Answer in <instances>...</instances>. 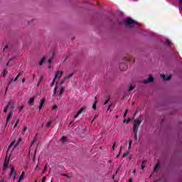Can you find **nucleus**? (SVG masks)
<instances>
[{
  "label": "nucleus",
  "instance_id": "1",
  "mask_svg": "<svg viewBox=\"0 0 182 182\" xmlns=\"http://www.w3.org/2000/svg\"><path fill=\"white\" fill-rule=\"evenodd\" d=\"M62 75H63V71H57L55 76L53 80L52 85H53L55 83V82H58V80H59V79H60V77H62Z\"/></svg>",
  "mask_w": 182,
  "mask_h": 182
},
{
  "label": "nucleus",
  "instance_id": "2",
  "mask_svg": "<svg viewBox=\"0 0 182 182\" xmlns=\"http://www.w3.org/2000/svg\"><path fill=\"white\" fill-rule=\"evenodd\" d=\"M21 141H22V138H18V139L17 141H13L11 144L9 146V149H11V147H12V146H14V147H16L18 146H19V144L21 143Z\"/></svg>",
  "mask_w": 182,
  "mask_h": 182
},
{
  "label": "nucleus",
  "instance_id": "3",
  "mask_svg": "<svg viewBox=\"0 0 182 182\" xmlns=\"http://www.w3.org/2000/svg\"><path fill=\"white\" fill-rule=\"evenodd\" d=\"M10 176L11 177H13L14 180H16V171H15V166H14L13 165H11L10 166Z\"/></svg>",
  "mask_w": 182,
  "mask_h": 182
},
{
  "label": "nucleus",
  "instance_id": "4",
  "mask_svg": "<svg viewBox=\"0 0 182 182\" xmlns=\"http://www.w3.org/2000/svg\"><path fill=\"white\" fill-rule=\"evenodd\" d=\"M140 123H141V120L135 119L134 121V132H136V130H137V128L139 127V126H140Z\"/></svg>",
  "mask_w": 182,
  "mask_h": 182
},
{
  "label": "nucleus",
  "instance_id": "5",
  "mask_svg": "<svg viewBox=\"0 0 182 182\" xmlns=\"http://www.w3.org/2000/svg\"><path fill=\"white\" fill-rule=\"evenodd\" d=\"M126 22L128 23V25H139V23L133 21L132 18H127Z\"/></svg>",
  "mask_w": 182,
  "mask_h": 182
},
{
  "label": "nucleus",
  "instance_id": "6",
  "mask_svg": "<svg viewBox=\"0 0 182 182\" xmlns=\"http://www.w3.org/2000/svg\"><path fill=\"white\" fill-rule=\"evenodd\" d=\"M86 107H82L81 108L77 113L76 115H75L74 119H77V117H79V114H81V113L83 112V110H85Z\"/></svg>",
  "mask_w": 182,
  "mask_h": 182
},
{
  "label": "nucleus",
  "instance_id": "7",
  "mask_svg": "<svg viewBox=\"0 0 182 182\" xmlns=\"http://www.w3.org/2000/svg\"><path fill=\"white\" fill-rule=\"evenodd\" d=\"M23 178H25V171H23L21 174V176L18 178V180L17 182H21L22 181V180H23Z\"/></svg>",
  "mask_w": 182,
  "mask_h": 182
},
{
  "label": "nucleus",
  "instance_id": "8",
  "mask_svg": "<svg viewBox=\"0 0 182 182\" xmlns=\"http://www.w3.org/2000/svg\"><path fill=\"white\" fill-rule=\"evenodd\" d=\"M161 77L163 79V80H169V79H171V75H168L167 77H166V75H161Z\"/></svg>",
  "mask_w": 182,
  "mask_h": 182
},
{
  "label": "nucleus",
  "instance_id": "9",
  "mask_svg": "<svg viewBox=\"0 0 182 182\" xmlns=\"http://www.w3.org/2000/svg\"><path fill=\"white\" fill-rule=\"evenodd\" d=\"M45 101H46L45 98L41 100L40 106L38 107L39 110L42 109V107H43V105H45Z\"/></svg>",
  "mask_w": 182,
  "mask_h": 182
},
{
  "label": "nucleus",
  "instance_id": "10",
  "mask_svg": "<svg viewBox=\"0 0 182 182\" xmlns=\"http://www.w3.org/2000/svg\"><path fill=\"white\" fill-rule=\"evenodd\" d=\"M14 114V112L12 111H11L9 113V115L7 117V122H9V120H11V119L12 118V116Z\"/></svg>",
  "mask_w": 182,
  "mask_h": 182
},
{
  "label": "nucleus",
  "instance_id": "11",
  "mask_svg": "<svg viewBox=\"0 0 182 182\" xmlns=\"http://www.w3.org/2000/svg\"><path fill=\"white\" fill-rule=\"evenodd\" d=\"M153 80H154L153 79V77H152V76H149V77L148 78V80L144 81V83H149V82H153Z\"/></svg>",
  "mask_w": 182,
  "mask_h": 182
},
{
  "label": "nucleus",
  "instance_id": "12",
  "mask_svg": "<svg viewBox=\"0 0 182 182\" xmlns=\"http://www.w3.org/2000/svg\"><path fill=\"white\" fill-rule=\"evenodd\" d=\"M1 75L3 77H5L6 75H8V70H4L3 72L1 73Z\"/></svg>",
  "mask_w": 182,
  "mask_h": 182
},
{
  "label": "nucleus",
  "instance_id": "13",
  "mask_svg": "<svg viewBox=\"0 0 182 182\" xmlns=\"http://www.w3.org/2000/svg\"><path fill=\"white\" fill-rule=\"evenodd\" d=\"M33 102H35V97H31L30 98V100H28V105H32L33 103Z\"/></svg>",
  "mask_w": 182,
  "mask_h": 182
},
{
  "label": "nucleus",
  "instance_id": "14",
  "mask_svg": "<svg viewBox=\"0 0 182 182\" xmlns=\"http://www.w3.org/2000/svg\"><path fill=\"white\" fill-rule=\"evenodd\" d=\"M65 92V88L61 87L59 91V95H62Z\"/></svg>",
  "mask_w": 182,
  "mask_h": 182
},
{
  "label": "nucleus",
  "instance_id": "15",
  "mask_svg": "<svg viewBox=\"0 0 182 182\" xmlns=\"http://www.w3.org/2000/svg\"><path fill=\"white\" fill-rule=\"evenodd\" d=\"M73 76V73H70L68 75H66L64 79H70V77H72Z\"/></svg>",
  "mask_w": 182,
  "mask_h": 182
},
{
  "label": "nucleus",
  "instance_id": "16",
  "mask_svg": "<svg viewBox=\"0 0 182 182\" xmlns=\"http://www.w3.org/2000/svg\"><path fill=\"white\" fill-rule=\"evenodd\" d=\"M97 105V101H95L94 102V105H92V109H94V110H96V105Z\"/></svg>",
  "mask_w": 182,
  "mask_h": 182
},
{
  "label": "nucleus",
  "instance_id": "17",
  "mask_svg": "<svg viewBox=\"0 0 182 182\" xmlns=\"http://www.w3.org/2000/svg\"><path fill=\"white\" fill-rule=\"evenodd\" d=\"M51 124H52V121H49V122H47L46 127H50Z\"/></svg>",
  "mask_w": 182,
  "mask_h": 182
},
{
  "label": "nucleus",
  "instance_id": "18",
  "mask_svg": "<svg viewBox=\"0 0 182 182\" xmlns=\"http://www.w3.org/2000/svg\"><path fill=\"white\" fill-rule=\"evenodd\" d=\"M43 62H45V58H43L40 61V65H43Z\"/></svg>",
  "mask_w": 182,
  "mask_h": 182
},
{
  "label": "nucleus",
  "instance_id": "19",
  "mask_svg": "<svg viewBox=\"0 0 182 182\" xmlns=\"http://www.w3.org/2000/svg\"><path fill=\"white\" fill-rule=\"evenodd\" d=\"M7 168H8V165L6 164V163H5L4 166V170H6Z\"/></svg>",
  "mask_w": 182,
  "mask_h": 182
},
{
  "label": "nucleus",
  "instance_id": "20",
  "mask_svg": "<svg viewBox=\"0 0 182 182\" xmlns=\"http://www.w3.org/2000/svg\"><path fill=\"white\" fill-rule=\"evenodd\" d=\"M134 87L133 85H131L129 88V90H134Z\"/></svg>",
  "mask_w": 182,
  "mask_h": 182
},
{
  "label": "nucleus",
  "instance_id": "21",
  "mask_svg": "<svg viewBox=\"0 0 182 182\" xmlns=\"http://www.w3.org/2000/svg\"><path fill=\"white\" fill-rule=\"evenodd\" d=\"M9 108V106H7L5 109H4V113H6V112H8V109Z\"/></svg>",
  "mask_w": 182,
  "mask_h": 182
},
{
  "label": "nucleus",
  "instance_id": "22",
  "mask_svg": "<svg viewBox=\"0 0 182 182\" xmlns=\"http://www.w3.org/2000/svg\"><path fill=\"white\" fill-rule=\"evenodd\" d=\"M26 130H28V127H25L23 129V133H25V132H26Z\"/></svg>",
  "mask_w": 182,
  "mask_h": 182
},
{
  "label": "nucleus",
  "instance_id": "23",
  "mask_svg": "<svg viewBox=\"0 0 182 182\" xmlns=\"http://www.w3.org/2000/svg\"><path fill=\"white\" fill-rule=\"evenodd\" d=\"M61 140H62V141H66V137L63 136V137L61 138Z\"/></svg>",
  "mask_w": 182,
  "mask_h": 182
},
{
  "label": "nucleus",
  "instance_id": "24",
  "mask_svg": "<svg viewBox=\"0 0 182 182\" xmlns=\"http://www.w3.org/2000/svg\"><path fill=\"white\" fill-rule=\"evenodd\" d=\"M19 78V75H18L16 78L14 79V82H16L18 79Z\"/></svg>",
  "mask_w": 182,
  "mask_h": 182
},
{
  "label": "nucleus",
  "instance_id": "25",
  "mask_svg": "<svg viewBox=\"0 0 182 182\" xmlns=\"http://www.w3.org/2000/svg\"><path fill=\"white\" fill-rule=\"evenodd\" d=\"M0 182H6V181H5V178H0Z\"/></svg>",
  "mask_w": 182,
  "mask_h": 182
},
{
  "label": "nucleus",
  "instance_id": "26",
  "mask_svg": "<svg viewBox=\"0 0 182 182\" xmlns=\"http://www.w3.org/2000/svg\"><path fill=\"white\" fill-rule=\"evenodd\" d=\"M128 112H129V110L126 109L125 113L124 114V117H126V115L127 114Z\"/></svg>",
  "mask_w": 182,
  "mask_h": 182
},
{
  "label": "nucleus",
  "instance_id": "27",
  "mask_svg": "<svg viewBox=\"0 0 182 182\" xmlns=\"http://www.w3.org/2000/svg\"><path fill=\"white\" fill-rule=\"evenodd\" d=\"M46 181V176H44V177L43 178V180H42L41 182H45Z\"/></svg>",
  "mask_w": 182,
  "mask_h": 182
},
{
  "label": "nucleus",
  "instance_id": "28",
  "mask_svg": "<svg viewBox=\"0 0 182 182\" xmlns=\"http://www.w3.org/2000/svg\"><path fill=\"white\" fill-rule=\"evenodd\" d=\"M58 90V88L56 87L54 88V94L56 93V91Z\"/></svg>",
  "mask_w": 182,
  "mask_h": 182
},
{
  "label": "nucleus",
  "instance_id": "29",
  "mask_svg": "<svg viewBox=\"0 0 182 182\" xmlns=\"http://www.w3.org/2000/svg\"><path fill=\"white\" fill-rule=\"evenodd\" d=\"M129 149H130V147H132V141H129Z\"/></svg>",
  "mask_w": 182,
  "mask_h": 182
},
{
  "label": "nucleus",
  "instance_id": "30",
  "mask_svg": "<svg viewBox=\"0 0 182 182\" xmlns=\"http://www.w3.org/2000/svg\"><path fill=\"white\" fill-rule=\"evenodd\" d=\"M129 122H130V119H128L127 120V123H129Z\"/></svg>",
  "mask_w": 182,
  "mask_h": 182
},
{
  "label": "nucleus",
  "instance_id": "31",
  "mask_svg": "<svg viewBox=\"0 0 182 182\" xmlns=\"http://www.w3.org/2000/svg\"><path fill=\"white\" fill-rule=\"evenodd\" d=\"M18 126V124L16 123L15 125H14V127H16Z\"/></svg>",
  "mask_w": 182,
  "mask_h": 182
},
{
  "label": "nucleus",
  "instance_id": "32",
  "mask_svg": "<svg viewBox=\"0 0 182 182\" xmlns=\"http://www.w3.org/2000/svg\"><path fill=\"white\" fill-rule=\"evenodd\" d=\"M114 144H113V146H112V149H113V150H114Z\"/></svg>",
  "mask_w": 182,
  "mask_h": 182
},
{
  "label": "nucleus",
  "instance_id": "33",
  "mask_svg": "<svg viewBox=\"0 0 182 182\" xmlns=\"http://www.w3.org/2000/svg\"><path fill=\"white\" fill-rule=\"evenodd\" d=\"M178 1L180 2V4H182V0H178Z\"/></svg>",
  "mask_w": 182,
  "mask_h": 182
},
{
  "label": "nucleus",
  "instance_id": "34",
  "mask_svg": "<svg viewBox=\"0 0 182 182\" xmlns=\"http://www.w3.org/2000/svg\"><path fill=\"white\" fill-rule=\"evenodd\" d=\"M23 83L25 82V78L22 80Z\"/></svg>",
  "mask_w": 182,
  "mask_h": 182
},
{
  "label": "nucleus",
  "instance_id": "35",
  "mask_svg": "<svg viewBox=\"0 0 182 182\" xmlns=\"http://www.w3.org/2000/svg\"><path fill=\"white\" fill-rule=\"evenodd\" d=\"M141 168H142V170L144 169V166H141Z\"/></svg>",
  "mask_w": 182,
  "mask_h": 182
},
{
  "label": "nucleus",
  "instance_id": "36",
  "mask_svg": "<svg viewBox=\"0 0 182 182\" xmlns=\"http://www.w3.org/2000/svg\"><path fill=\"white\" fill-rule=\"evenodd\" d=\"M107 102H108V101H106V102H105V105H107Z\"/></svg>",
  "mask_w": 182,
  "mask_h": 182
},
{
  "label": "nucleus",
  "instance_id": "37",
  "mask_svg": "<svg viewBox=\"0 0 182 182\" xmlns=\"http://www.w3.org/2000/svg\"><path fill=\"white\" fill-rule=\"evenodd\" d=\"M123 157H126V154H124V155H123Z\"/></svg>",
  "mask_w": 182,
  "mask_h": 182
},
{
  "label": "nucleus",
  "instance_id": "38",
  "mask_svg": "<svg viewBox=\"0 0 182 182\" xmlns=\"http://www.w3.org/2000/svg\"><path fill=\"white\" fill-rule=\"evenodd\" d=\"M44 170H46V166L44 167Z\"/></svg>",
  "mask_w": 182,
  "mask_h": 182
},
{
  "label": "nucleus",
  "instance_id": "39",
  "mask_svg": "<svg viewBox=\"0 0 182 182\" xmlns=\"http://www.w3.org/2000/svg\"><path fill=\"white\" fill-rule=\"evenodd\" d=\"M50 60H48V62H49L50 63Z\"/></svg>",
  "mask_w": 182,
  "mask_h": 182
},
{
  "label": "nucleus",
  "instance_id": "40",
  "mask_svg": "<svg viewBox=\"0 0 182 182\" xmlns=\"http://www.w3.org/2000/svg\"><path fill=\"white\" fill-rule=\"evenodd\" d=\"M129 181L132 182V179H129Z\"/></svg>",
  "mask_w": 182,
  "mask_h": 182
},
{
  "label": "nucleus",
  "instance_id": "41",
  "mask_svg": "<svg viewBox=\"0 0 182 182\" xmlns=\"http://www.w3.org/2000/svg\"><path fill=\"white\" fill-rule=\"evenodd\" d=\"M12 110L14 109V107H11Z\"/></svg>",
  "mask_w": 182,
  "mask_h": 182
},
{
  "label": "nucleus",
  "instance_id": "42",
  "mask_svg": "<svg viewBox=\"0 0 182 182\" xmlns=\"http://www.w3.org/2000/svg\"><path fill=\"white\" fill-rule=\"evenodd\" d=\"M124 122H126V120H124Z\"/></svg>",
  "mask_w": 182,
  "mask_h": 182
},
{
  "label": "nucleus",
  "instance_id": "43",
  "mask_svg": "<svg viewBox=\"0 0 182 182\" xmlns=\"http://www.w3.org/2000/svg\"><path fill=\"white\" fill-rule=\"evenodd\" d=\"M117 157H119V155Z\"/></svg>",
  "mask_w": 182,
  "mask_h": 182
},
{
  "label": "nucleus",
  "instance_id": "44",
  "mask_svg": "<svg viewBox=\"0 0 182 182\" xmlns=\"http://www.w3.org/2000/svg\"><path fill=\"white\" fill-rule=\"evenodd\" d=\"M134 1H137V0H134Z\"/></svg>",
  "mask_w": 182,
  "mask_h": 182
}]
</instances>
